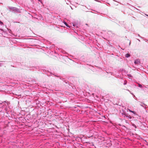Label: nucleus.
I'll return each instance as SVG.
<instances>
[{"label": "nucleus", "mask_w": 148, "mask_h": 148, "mask_svg": "<svg viewBox=\"0 0 148 148\" xmlns=\"http://www.w3.org/2000/svg\"><path fill=\"white\" fill-rule=\"evenodd\" d=\"M134 63L137 65L139 64L140 63V60L138 59L135 60L134 61Z\"/></svg>", "instance_id": "nucleus-1"}, {"label": "nucleus", "mask_w": 148, "mask_h": 148, "mask_svg": "<svg viewBox=\"0 0 148 148\" xmlns=\"http://www.w3.org/2000/svg\"><path fill=\"white\" fill-rule=\"evenodd\" d=\"M130 56V54L129 53H127L125 54V57L126 58H128Z\"/></svg>", "instance_id": "nucleus-2"}, {"label": "nucleus", "mask_w": 148, "mask_h": 148, "mask_svg": "<svg viewBox=\"0 0 148 148\" xmlns=\"http://www.w3.org/2000/svg\"><path fill=\"white\" fill-rule=\"evenodd\" d=\"M64 23L65 24V25L68 27H69V26L68 25V24L66 23V22H64Z\"/></svg>", "instance_id": "nucleus-3"}, {"label": "nucleus", "mask_w": 148, "mask_h": 148, "mask_svg": "<svg viewBox=\"0 0 148 148\" xmlns=\"http://www.w3.org/2000/svg\"><path fill=\"white\" fill-rule=\"evenodd\" d=\"M129 111L130 112H132L134 114H136V112L134 111H132L130 110H129Z\"/></svg>", "instance_id": "nucleus-4"}, {"label": "nucleus", "mask_w": 148, "mask_h": 148, "mask_svg": "<svg viewBox=\"0 0 148 148\" xmlns=\"http://www.w3.org/2000/svg\"><path fill=\"white\" fill-rule=\"evenodd\" d=\"M0 24H3V23L2 22L0 21Z\"/></svg>", "instance_id": "nucleus-5"}]
</instances>
